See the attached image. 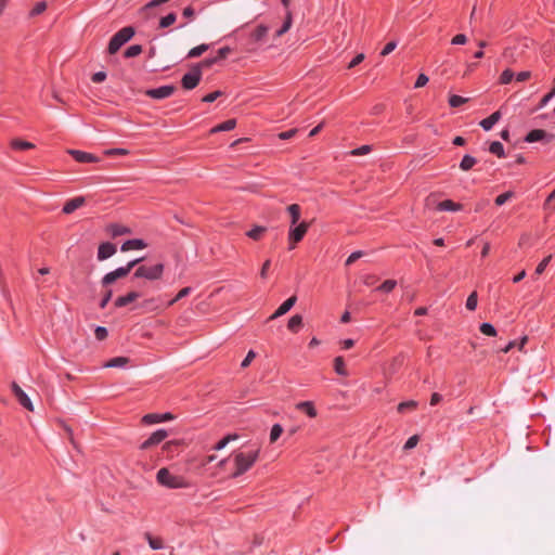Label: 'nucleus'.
Masks as SVG:
<instances>
[{
  "label": "nucleus",
  "instance_id": "nucleus-1",
  "mask_svg": "<svg viewBox=\"0 0 555 555\" xmlns=\"http://www.w3.org/2000/svg\"><path fill=\"white\" fill-rule=\"evenodd\" d=\"M259 449L249 452H236L234 453V465L235 470L231 475L232 478H236L253 467L255 462L258 460Z\"/></svg>",
  "mask_w": 555,
  "mask_h": 555
},
{
  "label": "nucleus",
  "instance_id": "nucleus-2",
  "mask_svg": "<svg viewBox=\"0 0 555 555\" xmlns=\"http://www.w3.org/2000/svg\"><path fill=\"white\" fill-rule=\"evenodd\" d=\"M156 480L159 485L170 489L186 487L185 480L181 476L171 474L168 468H160L156 474Z\"/></svg>",
  "mask_w": 555,
  "mask_h": 555
},
{
  "label": "nucleus",
  "instance_id": "nucleus-3",
  "mask_svg": "<svg viewBox=\"0 0 555 555\" xmlns=\"http://www.w3.org/2000/svg\"><path fill=\"white\" fill-rule=\"evenodd\" d=\"M134 29L130 26L124 27L120 30H118L109 40L107 48L108 53L115 54L121 46H124L134 36Z\"/></svg>",
  "mask_w": 555,
  "mask_h": 555
},
{
  "label": "nucleus",
  "instance_id": "nucleus-4",
  "mask_svg": "<svg viewBox=\"0 0 555 555\" xmlns=\"http://www.w3.org/2000/svg\"><path fill=\"white\" fill-rule=\"evenodd\" d=\"M163 272H164L163 263H157V264H154L151 267L140 266L134 271L133 276L138 278V279L144 278L149 281H155V280H159L162 278Z\"/></svg>",
  "mask_w": 555,
  "mask_h": 555
},
{
  "label": "nucleus",
  "instance_id": "nucleus-5",
  "mask_svg": "<svg viewBox=\"0 0 555 555\" xmlns=\"http://www.w3.org/2000/svg\"><path fill=\"white\" fill-rule=\"evenodd\" d=\"M309 227L310 223L307 221H302L296 225H291L287 236L289 249H294L296 245L304 238L308 232Z\"/></svg>",
  "mask_w": 555,
  "mask_h": 555
},
{
  "label": "nucleus",
  "instance_id": "nucleus-6",
  "mask_svg": "<svg viewBox=\"0 0 555 555\" xmlns=\"http://www.w3.org/2000/svg\"><path fill=\"white\" fill-rule=\"evenodd\" d=\"M202 78L201 65H194L192 70L182 77V86L186 90L194 89Z\"/></svg>",
  "mask_w": 555,
  "mask_h": 555
},
{
  "label": "nucleus",
  "instance_id": "nucleus-7",
  "mask_svg": "<svg viewBox=\"0 0 555 555\" xmlns=\"http://www.w3.org/2000/svg\"><path fill=\"white\" fill-rule=\"evenodd\" d=\"M168 437V433L165 429H158L153 433L140 446L141 450L151 449L154 446H157L162 441H164Z\"/></svg>",
  "mask_w": 555,
  "mask_h": 555
},
{
  "label": "nucleus",
  "instance_id": "nucleus-8",
  "mask_svg": "<svg viewBox=\"0 0 555 555\" xmlns=\"http://www.w3.org/2000/svg\"><path fill=\"white\" fill-rule=\"evenodd\" d=\"M12 392L26 410L34 411V405L29 397L25 393V391L15 383L13 382L11 385Z\"/></svg>",
  "mask_w": 555,
  "mask_h": 555
},
{
  "label": "nucleus",
  "instance_id": "nucleus-9",
  "mask_svg": "<svg viewBox=\"0 0 555 555\" xmlns=\"http://www.w3.org/2000/svg\"><path fill=\"white\" fill-rule=\"evenodd\" d=\"M175 91L176 87L173 86H162L156 89L146 90L145 94L150 98L162 100L171 96Z\"/></svg>",
  "mask_w": 555,
  "mask_h": 555
},
{
  "label": "nucleus",
  "instance_id": "nucleus-10",
  "mask_svg": "<svg viewBox=\"0 0 555 555\" xmlns=\"http://www.w3.org/2000/svg\"><path fill=\"white\" fill-rule=\"evenodd\" d=\"M525 140L529 143L537 141H544L545 143H548L554 140V134H550L542 129H534L527 134Z\"/></svg>",
  "mask_w": 555,
  "mask_h": 555
},
{
  "label": "nucleus",
  "instance_id": "nucleus-11",
  "mask_svg": "<svg viewBox=\"0 0 555 555\" xmlns=\"http://www.w3.org/2000/svg\"><path fill=\"white\" fill-rule=\"evenodd\" d=\"M175 420V415L171 413H164V414H157V413H150L143 416L142 422L147 425L162 423V422H168Z\"/></svg>",
  "mask_w": 555,
  "mask_h": 555
},
{
  "label": "nucleus",
  "instance_id": "nucleus-12",
  "mask_svg": "<svg viewBox=\"0 0 555 555\" xmlns=\"http://www.w3.org/2000/svg\"><path fill=\"white\" fill-rule=\"evenodd\" d=\"M67 153L69 155H72L75 158V160H77L78 163H98L99 162V158L91 153L82 152L79 150H67Z\"/></svg>",
  "mask_w": 555,
  "mask_h": 555
},
{
  "label": "nucleus",
  "instance_id": "nucleus-13",
  "mask_svg": "<svg viewBox=\"0 0 555 555\" xmlns=\"http://www.w3.org/2000/svg\"><path fill=\"white\" fill-rule=\"evenodd\" d=\"M116 246L109 242L102 243L98 248V260L103 261L115 255Z\"/></svg>",
  "mask_w": 555,
  "mask_h": 555
},
{
  "label": "nucleus",
  "instance_id": "nucleus-14",
  "mask_svg": "<svg viewBox=\"0 0 555 555\" xmlns=\"http://www.w3.org/2000/svg\"><path fill=\"white\" fill-rule=\"evenodd\" d=\"M297 301V297L296 296H292L289 297L288 299H286L278 309L269 318V321L270 320H274L276 318H280L282 315H284L285 313H287L293 307L294 305L296 304Z\"/></svg>",
  "mask_w": 555,
  "mask_h": 555
},
{
  "label": "nucleus",
  "instance_id": "nucleus-15",
  "mask_svg": "<svg viewBox=\"0 0 555 555\" xmlns=\"http://www.w3.org/2000/svg\"><path fill=\"white\" fill-rule=\"evenodd\" d=\"M86 203V198L83 196H77L69 201H67L63 207V212L69 215L74 212L76 209L82 207Z\"/></svg>",
  "mask_w": 555,
  "mask_h": 555
},
{
  "label": "nucleus",
  "instance_id": "nucleus-16",
  "mask_svg": "<svg viewBox=\"0 0 555 555\" xmlns=\"http://www.w3.org/2000/svg\"><path fill=\"white\" fill-rule=\"evenodd\" d=\"M140 293L135 292V291H132L130 293H128L127 295L125 296H120L118 297L115 302H114V306L116 308H121V307H125L133 301H135L138 298H140Z\"/></svg>",
  "mask_w": 555,
  "mask_h": 555
},
{
  "label": "nucleus",
  "instance_id": "nucleus-17",
  "mask_svg": "<svg viewBox=\"0 0 555 555\" xmlns=\"http://www.w3.org/2000/svg\"><path fill=\"white\" fill-rule=\"evenodd\" d=\"M501 118V112L496 111L493 114H491L488 118H485L480 121V126L486 130L489 131Z\"/></svg>",
  "mask_w": 555,
  "mask_h": 555
},
{
  "label": "nucleus",
  "instance_id": "nucleus-18",
  "mask_svg": "<svg viewBox=\"0 0 555 555\" xmlns=\"http://www.w3.org/2000/svg\"><path fill=\"white\" fill-rule=\"evenodd\" d=\"M146 247V244L142 240H128L121 245V251H128L131 249H143Z\"/></svg>",
  "mask_w": 555,
  "mask_h": 555
},
{
  "label": "nucleus",
  "instance_id": "nucleus-19",
  "mask_svg": "<svg viewBox=\"0 0 555 555\" xmlns=\"http://www.w3.org/2000/svg\"><path fill=\"white\" fill-rule=\"evenodd\" d=\"M142 259H134L132 261H129L127 266L117 268L114 270L115 276L118 279H122L129 274L132 268H134Z\"/></svg>",
  "mask_w": 555,
  "mask_h": 555
},
{
  "label": "nucleus",
  "instance_id": "nucleus-20",
  "mask_svg": "<svg viewBox=\"0 0 555 555\" xmlns=\"http://www.w3.org/2000/svg\"><path fill=\"white\" fill-rule=\"evenodd\" d=\"M296 409L305 412L309 417H315L318 414L314 404L311 401L299 402L296 404Z\"/></svg>",
  "mask_w": 555,
  "mask_h": 555
},
{
  "label": "nucleus",
  "instance_id": "nucleus-21",
  "mask_svg": "<svg viewBox=\"0 0 555 555\" xmlns=\"http://www.w3.org/2000/svg\"><path fill=\"white\" fill-rule=\"evenodd\" d=\"M287 211L291 216V225H296L299 222V219H300V214H301V209H300V206L298 204H292L289 206H287Z\"/></svg>",
  "mask_w": 555,
  "mask_h": 555
},
{
  "label": "nucleus",
  "instance_id": "nucleus-22",
  "mask_svg": "<svg viewBox=\"0 0 555 555\" xmlns=\"http://www.w3.org/2000/svg\"><path fill=\"white\" fill-rule=\"evenodd\" d=\"M10 145L12 149L20 150V151L35 149V144H33L31 142H28V141H24L18 138L13 139L11 141Z\"/></svg>",
  "mask_w": 555,
  "mask_h": 555
},
{
  "label": "nucleus",
  "instance_id": "nucleus-23",
  "mask_svg": "<svg viewBox=\"0 0 555 555\" xmlns=\"http://www.w3.org/2000/svg\"><path fill=\"white\" fill-rule=\"evenodd\" d=\"M144 538L147 540L149 545L152 550H162L164 547L163 539L153 537L151 533L145 532Z\"/></svg>",
  "mask_w": 555,
  "mask_h": 555
},
{
  "label": "nucleus",
  "instance_id": "nucleus-24",
  "mask_svg": "<svg viewBox=\"0 0 555 555\" xmlns=\"http://www.w3.org/2000/svg\"><path fill=\"white\" fill-rule=\"evenodd\" d=\"M235 126H236L235 119H228L224 122H221L218 126L214 127L210 130V132L216 133V132H220V131H230V130L234 129Z\"/></svg>",
  "mask_w": 555,
  "mask_h": 555
},
{
  "label": "nucleus",
  "instance_id": "nucleus-25",
  "mask_svg": "<svg viewBox=\"0 0 555 555\" xmlns=\"http://www.w3.org/2000/svg\"><path fill=\"white\" fill-rule=\"evenodd\" d=\"M437 208L439 210H448V211H456L462 209V205L454 203L450 199L442 201L438 204Z\"/></svg>",
  "mask_w": 555,
  "mask_h": 555
},
{
  "label": "nucleus",
  "instance_id": "nucleus-26",
  "mask_svg": "<svg viewBox=\"0 0 555 555\" xmlns=\"http://www.w3.org/2000/svg\"><path fill=\"white\" fill-rule=\"evenodd\" d=\"M108 231L113 237L129 234L131 232L129 228L121 224H111L108 227Z\"/></svg>",
  "mask_w": 555,
  "mask_h": 555
},
{
  "label": "nucleus",
  "instance_id": "nucleus-27",
  "mask_svg": "<svg viewBox=\"0 0 555 555\" xmlns=\"http://www.w3.org/2000/svg\"><path fill=\"white\" fill-rule=\"evenodd\" d=\"M129 358L127 357H116L108 360L104 366L105 367H124L128 364Z\"/></svg>",
  "mask_w": 555,
  "mask_h": 555
},
{
  "label": "nucleus",
  "instance_id": "nucleus-28",
  "mask_svg": "<svg viewBox=\"0 0 555 555\" xmlns=\"http://www.w3.org/2000/svg\"><path fill=\"white\" fill-rule=\"evenodd\" d=\"M267 232V228L262 225H256L251 230H249L246 235L254 241H259L262 238L263 234Z\"/></svg>",
  "mask_w": 555,
  "mask_h": 555
},
{
  "label": "nucleus",
  "instance_id": "nucleus-29",
  "mask_svg": "<svg viewBox=\"0 0 555 555\" xmlns=\"http://www.w3.org/2000/svg\"><path fill=\"white\" fill-rule=\"evenodd\" d=\"M301 326H302V317L301 315L295 314L288 320L287 327L289 331L297 333Z\"/></svg>",
  "mask_w": 555,
  "mask_h": 555
},
{
  "label": "nucleus",
  "instance_id": "nucleus-30",
  "mask_svg": "<svg viewBox=\"0 0 555 555\" xmlns=\"http://www.w3.org/2000/svg\"><path fill=\"white\" fill-rule=\"evenodd\" d=\"M477 164V159L470 155H465L460 163V168L463 171L472 169Z\"/></svg>",
  "mask_w": 555,
  "mask_h": 555
},
{
  "label": "nucleus",
  "instance_id": "nucleus-31",
  "mask_svg": "<svg viewBox=\"0 0 555 555\" xmlns=\"http://www.w3.org/2000/svg\"><path fill=\"white\" fill-rule=\"evenodd\" d=\"M418 403L414 400H409L405 402H401L398 404L397 410L399 413H405L410 411H414L417 408Z\"/></svg>",
  "mask_w": 555,
  "mask_h": 555
},
{
  "label": "nucleus",
  "instance_id": "nucleus-32",
  "mask_svg": "<svg viewBox=\"0 0 555 555\" xmlns=\"http://www.w3.org/2000/svg\"><path fill=\"white\" fill-rule=\"evenodd\" d=\"M177 21V14L171 12L159 20V28H168Z\"/></svg>",
  "mask_w": 555,
  "mask_h": 555
},
{
  "label": "nucleus",
  "instance_id": "nucleus-33",
  "mask_svg": "<svg viewBox=\"0 0 555 555\" xmlns=\"http://www.w3.org/2000/svg\"><path fill=\"white\" fill-rule=\"evenodd\" d=\"M268 30L269 28L267 26L259 25L253 33L251 37L256 42H259L267 36Z\"/></svg>",
  "mask_w": 555,
  "mask_h": 555
},
{
  "label": "nucleus",
  "instance_id": "nucleus-34",
  "mask_svg": "<svg viewBox=\"0 0 555 555\" xmlns=\"http://www.w3.org/2000/svg\"><path fill=\"white\" fill-rule=\"evenodd\" d=\"M208 50V44H199L195 48H192L189 53H188V57L190 59H193V57H198L201 56L204 52H206Z\"/></svg>",
  "mask_w": 555,
  "mask_h": 555
},
{
  "label": "nucleus",
  "instance_id": "nucleus-35",
  "mask_svg": "<svg viewBox=\"0 0 555 555\" xmlns=\"http://www.w3.org/2000/svg\"><path fill=\"white\" fill-rule=\"evenodd\" d=\"M334 369H335L336 373L339 375L346 376L348 374V372L345 367L344 359L341 357H337L334 359Z\"/></svg>",
  "mask_w": 555,
  "mask_h": 555
},
{
  "label": "nucleus",
  "instance_id": "nucleus-36",
  "mask_svg": "<svg viewBox=\"0 0 555 555\" xmlns=\"http://www.w3.org/2000/svg\"><path fill=\"white\" fill-rule=\"evenodd\" d=\"M489 151L498 157H504V147L501 142L494 141L490 144Z\"/></svg>",
  "mask_w": 555,
  "mask_h": 555
},
{
  "label": "nucleus",
  "instance_id": "nucleus-37",
  "mask_svg": "<svg viewBox=\"0 0 555 555\" xmlns=\"http://www.w3.org/2000/svg\"><path fill=\"white\" fill-rule=\"evenodd\" d=\"M292 26V14L291 12L288 11L286 13V20L283 24V26L276 31V36L278 37H281L283 36L286 31H288V29L291 28Z\"/></svg>",
  "mask_w": 555,
  "mask_h": 555
},
{
  "label": "nucleus",
  "instance_id": "nucleus-38",
  "mask_svg": "<svg viewBox=\"0 0 555 555\" xmlns=\"http://www.w3.org/2000/svg\"><path fill=\"white\" fill-rule=\"evenodd\" d=\"M282 433H283V428L281 425H279V424L273 425L271 428V433H270V442H272V443L275 442L280 438Z\"/></svg>",
  "mask_w": 555,
  "mask_h": 555
},
{
  "label": "nucleus",
  "instance_id": "nucleus-39",
  "mask_svg": "<svg viewBox=\"0 0 555 555\" xmlns=\"http://www.w3.org/2000/svg\"><path fill=\"white\" fill-rule=\"evenodd\" d=\"M141 52H142V47L140 44H133L125 51V57H128V59L134 57V56L139 55Z\"/></svg>",
  "mask_w": 555,
  "mask_h": 555
},
{
  "label": "nucleus",
  "instance_id": "nucleus-40",
  "mask_svg": "<svg viewBox=\"0 0 555 555\" xmlns=\"http://www.w3.org/2000/svg\"><path fill=\"white\" fill-rule=\"evenodd\" d=\"M477 302H478V296H477V293L476 292H473L467 300H466V308L470 311H474L477 307Z\"/></svg>",
  "mask_w": 555,
  "mask_h": 555
},
{
  "label": "nucleus",
  "instance_id": "nucleus-41",
  "mask_svg": "<svg viewBox=\"0 0 555 555\" xmlns=\"http://www.w3.org/2000/svg\"><path fill=\"white\" fill-rule=\"evenodd\" d=\"M156 298L145 299L142 302V307L145 308L147 311H157L159 309V306L156 304Z\"/></svg>",
  "mask_w": 555,
  "mask_h": 555
},
{
  "label": "nucleus",
  "instance_id": "nucleus-42",
  "mask_svg": "<svg viewBox=\"0 0 555 555\" xmlns=\"http://www.w3.org/2000/svg\"><path fill=\"white\" fill-rule=\"evenodd\" d=\"M466 102H468L467 98H463L461 95H455V94L450 96V99H449V104L452 107H457Z\"/></svg>",
  "mask_w": 555,
  "mask_h": 555
},
{
  "label": "nucleus",
  "instance_id": "nucleus-43",
  "mask_svg": "<svg viewBox=\"0 0 555 555\" xmlns=\"http://www.w3.org/2000/svg\"><path fill=\"white\" fill-rule=\"evenodd\" d=\"M480 332L487 336H495L496 330L490 323H482L480 325Z\"/></svg>",
  "mask_w": 555,
  "mask_h": 555
},
{
  "label": "nucleus",
  "instance_id": "nucleus-44",
  "mask_svg": "<svg viewBox=\"0 0 555 555\" xmlns=\"http://www.w3.org/2000/svg\"><path fill=\"white\" fill-rule=\"evenodd\" d=\"M190 293H191V287H184V288H182L181 291H179V293L176 295V297H175L172 300H170V301L168 302V305H167V306H172V305H173L175 302H177L178 300H180V299H182V298L186 297Z\"/></svg>",
  "mask_w": 555,
  "mask_h": 555
},
{
  "label": "nucleus",
  "instance_id": "nucleus-45",
  "mask_svg": "<svg viewBox=\"0 0 555 555\" xmlns=\"http://www.w3.org/2000/svg\"><path fill=\"white\" fill-rule=\"evenodd\" d=\"M47 9V3L44 1L38 2L35 4L33 10L30 11V16H37L43 13Z\"/></svg>",
  "mask_w": 555,
  "mask_h": 555
},
{
  "label": "nucleus",
  "instance_id": "nucleus-46",
  "mask_svg": "<svg viewBox=\"0 0 555 555\" xmlns=\"http://www.w3.org/2000/svg\"><path fill=\"white\" fill-rule=\"evenodd\" d=\"M397 282L395 280L385 281L377 289L389 293L396 287Z\"/></svg>",
  "mask_w": 555,
  "mask_h": 555
},
{
  "label": "nucleus",
  "instance_id": "nucleus-47",
  "mask_svg": "<svg viewBox=\"0 0 555 555\" xmlns=\"http://www.w3.org/2000/svg\"><path fill=\"white\" fill-rule=\"evenodd\" d=\"M514 196V193L508 191V192H505L501 195H499L496 198H495V204L498 206H501L503 204H505L508 199H511L512 197Z\"/></svg>",
  "mask_w": 555,
  "mask_h": 555
},
{
  "label": "nucleus",
  "instance_id": "nucleus-48",
  "mask_svg": "<svg viewBox=\"0 0 555 555\" xmlns=\"http://www.w3.org/2000/svg\"><path fill=\"white\" fill-rule=\"evenodd\" d=\"M116 280H118V278L115 276L114 271H112L103 276L101 284L103 287H106L109 284L114 283Z\"/></svg>",
  "mask_w": 555,
  "mask_h": 555
},
{
  "label": "nucleus",
  "instance_id": "nucleus-49",
  "mask_svg": "<svg viewBox=\"0 0 555 555\" xmlns=\"http://www.w3.org/2000/svg\"><path fill=\"white\" fill-rule=\"evenodd\" d=\"M371 150H372L371 145H362L358 149L352 150L351 155H353V156L366 155L371 152Z\"/></svg>",
  "mask_w": 555,
  "mask_h": 555
},
{
  "label": "nucleus",
  "instance_id": "nucleus-50",
  "mask_svg": "<svg viewBox=\"0 0 555 555\" xmlns=\"http://www.w3.org/2000/svg\"><path fill=\"white\" fill-rule=\"evenodd\" d=\"M555 207V190L547 196L544 203V209L553 210Z\"/></svg>",
  "mask_w": 555,
  "mask_h": 555
},
{
  "label": "nucleus",
  "instance_id": "nucleus-51",
  "mask_svg": "<svg viewBox=\"0 0 555 555\" xmlns=\"http://www.w3.org/2000/svg\"><path fill=\"white\" fill-rule=\"evenodd\" d=\"M514 73L511 69H505L500 78L501 83H509L513 80Z\"/></svg>",
  "mask_w": 555,
  "mask_h": 555
},
{
  "label": "nucleus",
  "instance_id": "nucleus-52",
  "mask_svg": "<svg viewBox=\"0 0 555 555\" xmlns=\"http://www.w3.org/2000/svg\"><path fill=\"white\" fill-rule=\"evenodd\" d=\"M551 259H552V256H551V255H550V256H547V257H545V258H544V259H543V260L538 264V267H537V269H535V273H537V274H542V273L544 272V270H545L546 266H547V264H548V262L551 261Z\"/></svg>",
  "mask_w": 555,
  "mask_h": 555
},
{
  "label": "nucleus",
  "instance_id": "nucleus-53",
  "mask_svg": "<svg viewBox=\"0 0 555 555\" xmlns=\"http://www.w3.org/2000/svg\"><path fill=\"white\" fill-rule=\"evenodd\" d=\"M255 358L256 352L254 350H249L245 359L242 361L241 366L243 369L247 367Z\"/></svg>",
  "mask_w": 555,
  "mask_h": 555
},
{
  "label": "nucleus",
  "instance_id": "nucleus-54",
  "mask_svg": "<svg viewBox=\"0 0 555 555\" xmlns=\"http://www.w3.org/2000/svg\"><path fill=\"white\" fill-rule=\"evenodd\" d=\"M397 47V42L396 41H390L388 42L385 48L382 50L380 52V55L382 56H386L388 54H390Z\"/></svg>",
  "mask_w": 555,
  "mask_h": 555
},
{
  "label": "nucleus",
  "instance_id": "nucleus-55",
  "mask_svg": "<svg viewBox=\"0 0 555 555\" xmlns=\"http://www.w3.org/2000/svg\"><path fill=\"white\" fill-rule=\"evenodd\" d=\"M112 295H113L112 289H106V291L104 292V294H103V298H102V300H101V302H100V308L104 309V308L107 306L108 301H109V300H111V298H112Z\"/></svg>",
  "mask_w": 555,
  "mask_h": 555
},
{
  "label": "nucleus",
  "instance_id": "nucleus-56",
  "mask_svg": "<svg viewBox=\"0 0 555 555\" xmlns=\"http://www.w3.org/2000/svg\"><path fill=\"white\" fill-rule=\"evenodd\" d=\"M94 334H95L96 339H99V340H103V339H105V338L107 337V334H108V333H107V330H106L105 327H103V326H98V327L95 328Z\"/></svg>",
  "mask_w": 555,
  "mask_h": 555
},
{
  "label": "nucleus",
  "instance_id": "nucleus-57",
  "mask_svg": "<svg viewBox=\"0 0 555 555\" xmlns=\"http://www.w3.org/2000/svg\"><path fill=\"white\" fill-rule=\"evenodd\" d=\"M363 256V251H354L352 253L346 260V266H350L352 264L354 261H357L358 259H360L361 257Z\"/></svg>",
  "mask_w": 555,
  "mask_h": 555
},
{
  "label": "nucleus",
  "instance_id": "nucleus-58",
  "mask_svg": "<svg viewBox=\"0 0 555 555\" xmlns=\"http://www.w3.org/2000/svg\"><path fill=\"white\" fill-rule=\"evenodd\" d=\"M221 91L211 92L203 98V102L211 103L216 101L219 96H221Z\"/></svg>",
  "mask_w": 555,
  "mask_h": 555
},
{
  "label": "nucleus",
  "instance_id": "nucleus-59",
  "mask_svg": "<svg viewBox=\"0 0 555 555\" xmlns=\"http://www.w3.org/2000/svg\"><path fill=\"white\" fill-rule=\"evenodd\" d=\"M417 443H418V437L416 435H414L406 440V442L404 444V449L405 450L413 449L414 447H416Z\"/></svg>",
  "mask_w": 555,
  "mask_h": 555
},
{
  "label": "nucleus",
  "instance_id": "nucleus-60",
  "mask_svg": "<svg viewBox=\"0 0 555 555\" xmlns=\"http://www.w3.org/2000/svg\"><path fill=\"white\" fill-rule=\"evenodd\" d=\"M128 153H129L128 150H125V149H111V150L105 151V154L108 156L127 155Z\"/></svg>",
  "mask_w": 555,
  "mask_h": 555
},
{
  "label": "nucleus",
  "instance_id": "nucleus-61",
  "mask_svg": "<svg viewBox=\"0 0 555 555\" xmlns=\"http://www.w3.org/2000/svg\"><path fill=\"white\" fill-rule=\"evenodd\" d=\"M467 42V37L463 34H459L453 37L451 40L452 44H465Z\"/></svg>",
  "mask_w": 555,
  "mask_h": 555
},
{
  "label": "nucleus",
  "instance_id": "nucleus-62",
  "mask_svg": "<svg viewBox=\"0 0 555 555\" xmlns=\"http://www.w3.org/2000/svg\"><path fill=\"white\" fill-rule=\"evenodd\" d=\"M182 15L185 18L192 21L194 18V16H195V11H194V9L192 7H186V8L183 9Z\"/></svg>",
  "mask_w": 555,
  "mask_h": 555
},
{
  "label": "nucleus",
  "instance_id": "nucleus-63",
  "mask_svg": "<svg viewBox=\"0 0 555 555\" xmlns=\"http://www.w3.org/2000/svg\"><path fill=\"white\" fill-rule=\"evenodd\" d=\"M428 82V77L425 74H421L415 82V88H422Z\"/></svg>",
  "mask_w": 555,
  "mask_h": 555
},
{
  "label": "nucleus",
  "instance_id": "nucleus-64",
  "mask_svg": "<svg viewBox=\"0 0 555 555\" xmlns=\"http://www.w3.org/2000/svg\"><path fill=\"white\" fill-rule=\"evenodd\" d=\"M106 78V74L104 72H98L95 74H93L92 76V81L95 82V83H100V82H103Z\"/></svg>",
  "mask_w": 555,
  "mask_h": 555
}]
</instances>
